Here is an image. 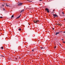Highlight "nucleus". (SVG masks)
<instances>
[{"label":"nucleus","instance_id":"4468645a","mask_svg":"<svg viewBox=\"0 0 65 65\" xmlns=\"http://www.w3.org/2000/svg\"><path fill=\"white\" fill-rule=\"evenodd\" d=\"M56 48V46H55L54 48Z\"/></svg>","mask_w":65,"mask_h":65},{"label":"nucleus","instance_id":"ddd939ff","mask_svg":"<svg viewBox=\"0 0 65 65\" xmlns=\"http://www.w3.org/2000/svg\"><path fill=\"white\" fill-rule=\"evenodd\" d=\"M0 56H1V57H4V56L2 55H0Z\"/></svg>","mask_w":65,"mask_h":65},{"label":"nucleus","instance_id":"f257e3e1","mask_svg":"<svg viewBox=\"0 0 65 65\" xmlns=\"http://www.w3.org/2000/svg\"><path fill=\"white\" fill-rule=\"evenodd\" d=\"M35 23H36V24H37V23H38L39 22V21L38 20H34V22Z\"/></svg>","mask_w":65,"mask_h":65},{"label":"nucleus","instance_id":"72a5a7b5","mask_svg":"<svg viewBox=\"0 0 65 65\" xmlns=\"http://www.w3.org/2000/svg\"><path fill=\"white\" fill-rule=\"evenodd\" d=\"M20 59H21V58L19 57Z\"/></svg>","mask_w":65,"mask_h":65},{"label":"nucleus","instance_id":"6e6552de","mask_svg":"<svg viewBox=\"0 0 65 65\" xmlns=\"http://www.w3.org/2000/svg\"><path fill=\"white\" fill-rule=\"evenodd\" d=\"M6 6H7V7H8V6H9V5H7V4L6 3Z\"/></svg>","mask_w":65,"mask_h":65},{"label":"nucleus","instance_id":"f8f14e48","mask_svg":"<svg viewBox=\"0 0 65 65\" xmlns=\"http://www.w3.org/2000/svg\"><path fill=\"white\" fill-rule=\"evenodd\" d=\"M1 48H2V49H3V46L1 47Z\"/></svg>","mask_w":65,"mask_h":65},{"label":"nucleus","instance_id":"5701e85b","mask_svg":"<svg viewBox=\"0 0 65 65\" xmlns=\"http://www.w3.org/2000/svg\"><path fill=\"white\" fill-rule=\"evenodd\" d=\"M29 2H32V1H29Z\"/></svg>","mask_w":65,"mask_h":65},{"label":"nucleus","instance_id":"f03ea898","mask_svg":"<svg viewBox=\"0 0 65 65\" xmlns=\"http://www.w3.org/2000/svg\"><path fill=\"white\" fill-rule=\"evenodd\" d=\"M45 11H47V12H48V13H49V12H50L49 10L48 9H47V8H46L45 9Z\"/></svg>","mask_w":65,"mask_h":65},{"label":"nucleus","instance_id":"2f4dec72","mask_svg":"<svg viewBox=\"0 0 65 65\" xmlns=\"http://www.w3.org/2000/svg\"><path fill=\"white\" fill-rule=\"evenodd\" d=\"M28 24L29 25H30V24H29V23H28Z\"/></svg>","mask_w":65,"mask_h":65},{"label":"nucleus","instance_id":"2eb2a0df","mask_svg":"<svg viewBox=\"0 0 65 65\" xmlns=\"http://www.w3.org/2000/svg\"><path fill=\"white\" fill-rule=\"evenodd\" d=\"M57 25H58V26H59V25H60V24H57Z\"/></svg>","mask_w":65,"mask_h":65},{"label":"nucleus","instance_id":"b1692460","mask_svg":"<svg viewBox=\"0 0 65 65\" xmlns=\"http://www.w3.org/2000/svg\"><path fill=\"white\" fill-rule=\"evenodd\" d=\"M64 40V39H62V40Z\"/></svg>","mask_w":65,"mask_h":65},{"label":"nucleus","instance_id":"a878e982","mask_svg":"<svg viewBox=\"0 0 65 65\" xmlns=\"http://www.w3.org/2000/svg\"><path fill=\"white\" fill-rule=\"evenodd\" d=\"M60 25L61 26H62V25H61V24H60Z\"/></svg>","mask_w":65,"mask_h":65},{"label":"nucleus","instance_id":"6ab92c4d","mask_svg":"<svg viewBox=\"0 0 65 65\" xmlns=\"http://www.w3.org/2000/svg\"><path fill=\"white\" fill-rule=\"evenodd\" d=\"M0 18H3V17H0Z\"/></svg>","mask_w":65,"mask_h":65},{"label":"nucleus","instance_id":"412c9836","mask_svg":"<svg viewBox=\"0 0 65 65\" xmlns=\"http://www.w3.org/2000/svg\"><path fill=\"white\" fill-rule=\"evenodd\" d=\"M56 17H55V16H54V18H55Z\"/></svg>","mask_w":65,"mask_h":65},{"label":"nucleus","instance_id":"aec40b11","mask_svg":"<svg viewBox=\"0 0 65 65\" xmlns=\"http://www.w3.org/2000/svg\"><path fill=\"white\" fill-rule=\"evenodd\" d=\"M8 7H11L10 6H9Z\"/></svg>","mask_w":65,"mask_h":65},{"label":"nucleus","instance_id":"9d476101","mask_svg":"<svg viewBox=\"0 0 65 65\" xmlns=\"http://www.w3.org/2000/svg\"><path fill=\"white\" fill-rule=\"evenodd\" d=\"M12 18H13V15H12V16H11V19Z\"/></svg>","mask_w":65,"mask_h":65},{"label":"nucleus","instance_id":"dca6fc26","mask_svg":"<svg viewBox=\"0 0 65 65\" xmlns=\"http://www.w3.org/2000/svg\"><path fill=\"white\" fill-rule=\"evenodd\" d=\"M41 48H42V49H43V48H43V47H41Z\"/></svg>","mask_w":65,"mask_h":65},{"label":"nucleus","instance_id":"9b49d317","mask_svg":"<svg viewBox=\"0 0 65 65\" xmlns=\"http://www.w3.org/2000/svg\"><path fill=\"white\" fill-rule=\"evenodd\" d=\"M21 28H20L19 29V31H21Z\"/></svg>","mask_w":65,"mask_h":65},{"label":"nucleus","instance_id":"393cba45","mask_svg":"<svg viewBox=\"0 0 65 65\" xmlns=\"http://www.w3.org/2000/svg\"><path fill=\"white\" fill-rule=\"evenodd\" d=\"M53 30H54V28H53Z\"/></svg>","mask_w":65,"mask_h":65},{"label":"nucleus","instance_id":"473e14b6","mask_svg":"<svg viewBox=\"0 0 65 65\" xmlns=\"http://www.w3.org/2000/svg\"><path fill=\"white\" fill-rule=\"evenodd\" d=\"M54 10H53V12H54Z\"/></svg>","mask_w":65,"mask_h":65},{"label":"nucleus","instance_id":"7ed1b4c3","mask_svg":"<svg viewBox=\"0 0 65 65\" xmlns=\"http://www.w3.org/2000/svg\"><path fill=\"white\" fill-rule=\"evenodd\" d=\"M23 5V3H20L19 4H18V6H22V5Z\"/></svg>","mask_w":65,"mask_h":65},{"label":"nucleus","instance_id":"f704fd0d","mask_svg":"<svg viewBox=\"0 0 65 65\" xmlns=\"http://www.w3.org/2000/svg\"><path fill=\"white\" fill-rule=\"evenodd\" d=\"M64 20H65V18H64Z\"/></svg>","mask_w":65,"mask_h":65},{"label":"nucleus","instance_id":"c9c22d12","mask_svg":"<svg viewBox=\"0 0 65 65\" xmlns=\"http://www.w3.org/2000/svg\"><path fill=\"white\" fill-rule=\"evenodd\" d=\"M29 1V0H27V1Z\"/></svg>","mask_w":65,"mask_h":65},{"label":"nucleus","instance_id":"f3484780","mask_svg":"<svg viewBox=\"0 0 65 65\" xmlns=\"http://www.w3.org/2000/svg\"><path fill=\"white\" fill-rule=\"evenodd\" d=\"M8 60H11V59H8Z\"/></svg>","mask_w":65,"mask_h":65},{"label":"nucleus","instance_id":"cd10ccee","mask_svg":"<svg viewBox=\"0 0 65 65\" xmlns=\"http://www.w3.org/2000/svg\"><path fill=\"white\" fill-rule=\"evenodd\" d=\"M2 6H4V5H2Z\"/></svg>","mask_w":65,"mask_h":65},{"label":"nucleus","instance_id":"c85d7f7f","mask_svg":"<svg viewBox=\"0 0 65 65\" xmlns=\"http://www.w3.org/2000/svg\"><path fill=\"white\" fill-rule=\"evenodd\" d=\"M59 45H61L60 44H59Z\"/></svg>","mask_w":65,"mask_h":65},{"label":"nucleus","instance_id":"39448f33","mask_svg":"<svg viewBox=\"0 0 65 65\" xmlns=\"http://www.w3.org/2000/svg\"><path fill=\"white\" fill-rule=\"evenodd\" d=\"M25 10L24 9H23L20 12V13H21V12H23Z\"/></svg>","mask_w":65,"mask_h":65},{"label":"nucleus","instance_id":"423d86ee","mask_svg":"<svg viewBox=\"0 0 65 65\" xmlns=\"http://www.w3.org/2000/svg\"><path fill=\"white\" fill-rule=\"evenodd\" d=\"M60 33L59 32H56V33L55 34V35H58V34H59Z\"/></svg>","mask_w":65,"mask_h":65},{"label":"nucleus","instance_id":"0eeeda50","mask_svg":"<svg viewBox=\"0 0 65 65\" xmlns=\"http://www.w3.org/2000/svg\"><path fill=\"white\" fill-rule=\"evenodd\" d=\"M21 16V14H20L18 17L16 18V19H19V18H20Z\"/></svg>","mask_w":65,"mask_h":65},{"label":"nucleus","instance_id":"7c9ffc66","mask_svg":"<svg viewBox=\"0 0 65 65\" xmlns=\"http://www.w3.org/2000/svg\"><path fill=\"white\" fill-rule=\"evenodd\" d=\"M63 32H64V33H65V31Z\"/></svg>","mask_w":65,"mask_h":65},{"label":"nucleus","instance_id":"1a4fd4ad","mask_svg":"<svg viewBox=\"0 0 65 65\" xmlns=\"http://www.w3.org/2000/svg\"><path fill=\"white\" fill-rule=\"evenodd\" d=\"M34 51H35V49H34L32 50V52H34Z\"/></svg>","mask_w":65,"mask_h":65},{"label":"nucleus","instance_id":"4be33fe9","mask_svg":"<svg viewBox=\"0 0 65 65\" xmlns=\"http://www.w3.org/2000/svg\"><path fill=\"white\" fill-rule=\"evenodd\" d=\"M3 10H5V9L4 8L3 9Z\"/></svg>","mask_w":65,"mask_h":65},{"label":"nucleus","instance_id":"bb28decb","mask_svg":"<svg viewBox=\"0 0 65 65\" xmlns=\"http://www.w3.org/2000/svg\"><path fill=\"white\" fill-rule=\"evenodd\" d=\"M63 42L64 43H65V42Z\"/></svg>","mask_w":65,"mask_h":65},{"label":"nucleus","instance_id":"c756f323","mask_svg":"<svg viewBox=\"0 0 65 65\" xmlns=\"http://www.w3.org/2000/svg\"><path fill=\"white\" fill-rule=\"evenodd\" d=\"M15 59H16V60L17 59V58H15Z\"/></svg>","mask_w":65,"mask_h":65},{"label":"nucleus","instance_id":"20e7f679","mask_svg":"<svg viewBox=\"0 0 65 65\" xmlns=\"http://www.w3.org/2000/svg\"><path fill=\"white\" fill-rule=\"evenodd\" d=\"M53 15L54 16H55V17H58V16H57V15L56 14H53Z\"/></svg>","mask_w":65,"mask_h":65},{"label":"nucleus","instance_id":"a211bd4d","mask_svg":"<svg viewBox=\"0 0 65 65\" xmlns=\"http://www.w3.org/2000/svg\"><path fill=\"white\" fill-rule=\"evenodd\" d=\"M62 13L64 15V13L63 12H62Z\"/></svg>","mask_w":65,"mask_h":65}]
</instances>
